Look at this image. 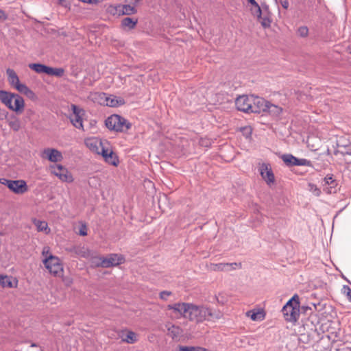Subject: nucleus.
I'll use <instances>...</instances> for the list:
<instances>
[{"instance_id": "obj_1", "label": "nucleus", "mask_w": 351, "mask_h": 351, "mask_svg": "<svg viewBox=\"0 0 351 351\" xmlns=\"http://www.w3.org/2000/svg\"><path fill=\"white\" fill-rule=\"evenodd\" d=\"M168 310L178 313L181 317L191 322H202L203 321H214L221 317L219 311H213L212 309L204 306H197L192 303L178 302L167 306Z\"/></svg>"}, {"instance_id": "obj_2", "label": "nucleus", "mask_w": 351, "mask_h": 351, "mask_svg": "<svg viewBox=\"0 0 351 351\" xmlns=\"http://www.w3.org/2000/svg\"><path fill=\"white\" fill-rule=\"evenodd\" d=\"M282 314L286 321L295 322L300 317V302L298 295H294L283 306Z\"/></svg>"}, {"instance_id": "obj_3", "label": "nucleus", "mask_w": 351, "mask_h": 351, "mask_svg": "<svg viewBox=\"0 0 351 351\" xmlns=\"http://www.w3.org/2000/svg\"><path fill=\"white\" fill-rule=\"evenodd\" d=\"M105 125L110 130L121 132L128 131L131 127V123L128 120L118 114H112L108 117L105 121Z\"/></svg>"}, {"instance_id": "obj_4", "label": "nucleus", "mask_w": 351, "mask_h": 351, "mask_svg": "<svg viewBox=\"0 0 351 351\" xmlns=\"http://www.w3.org/2000/svg\"><path fill=\"white\" fill-rule=\"evenodd\" d=\"M43 264L49 272L54 276H62L63 274V266L60 259L53 255H49L43 260Z\"/></svg>"}, {"instance_id": "obj_5", "label": "nucleus", "mask_w": 351, "mask_h": 351, "mask_svg": "<svg viewBox=\"0 0 351 351\" xmlns=\"http://www.w3.org/2000/svg\"><path fill=\"white\" fill-rule=\"evenodd\" d=\"M71 109L73 114L69 116V119L72 125L77 129L84 130L82 117L84 115L85 111L74 104L71 105Z\"/></svg>"}, {"instance_id": "obj_6", "label": "nucleus", "mask_w": 351, "mask_h": 351, "mask_svg": "<svg viewBox=\"0 0 351 351\" xmlns=\"http://www.w3.org/2000/svg\"><path fill=\"white\" fill-rule=\"evenodd\" d=\"M51 173L57 176L62 182H72L73 178L68 169L62 165H51Z\"/></svg>"}, {"instance_id": "obj_7", "label": "nucleus", "mask_w": 351, "mask_h": 351, "mask_svg": "<svg viewBox=\"0 0 351 351\" xmlns=\"http://www.w3.org/2000/svg\"><path fill=\"white\" fill-rule=\"evenodd\" d=\"M251 113L260 114L266 112L268 108V101L262 97L251 95Z\"/></svg>"}, {"instance_id": "obj_8", "label": "nucleus", "mask_w": 351, "mask_h": 351, "mask_svg": "<svg viewBox=\"0 0 351 351\" xmlns=\"http://www.w3.org/2000/svg\"><path fill=\"white\" fill-rule=\"evenodd\" d=\"M251 96L241 95L238 97L235 101V105L238 110L251 113Z\"/></svg>"}, {"instance_id": "obj_9", "label": "nucleus", "mask_w": 351, "mask_h": 351, "mask_svg": "<svg viewBox=\"0 0 351 351\" xmlns=\"http://www.w3.org/2000/svg\"><path fill=\"white\" fill-rule=\"evenodd\" d=\"M99 97L101 99L104 100V103L108 106L110 107H117L119 106H122L125 104V101L123 99L117 98L115 96H107V95L104 93H101L99 95Z\"/></svg>"}, {"instance_id": "obj_10", "label": "nucleus", "mask_w": 351, "mask_h": 351, "mask_svg": "<svg viewBox=\"0 0 351 351\" xmlns=\"http://www.w3.org/2000/svg\"><path fill=\"white\" fill-rule=\"evenodd\" d=\"M260 173L267 184H271L274 182L275 177L268 164L263 163L261 165L260 167Z\"/></svg>"}, {"instance_id": "obj_11", "label": "nucleus", "mask_w": 351, "mask_h": 351, "mask_svg": "<svg viewBox=\"0 0 351 351\" xmlns=\"http://www.w3.org/2000/svg\"><path fill=\"white\" fill-rule=\"evenodd\" d=\"M43 157L52 162H60L63 159L62 153L56 149L47 148L43 150Z\"/></svg>"}, {"instance_id": "obj_12", "label": "nucleus", "mask_w": 351, "mask_h": 351, "mask_svg": "<svg viewBox=\"0 0 351 351\" xmlns=\"http://www.w3.org/2000/svg\"><path fill=\"white\" fill-rule=\"evenodd\" d=\"M9 189L15 194L22 195L28 191V186L25 180H16L13 182Z\"/></svg>"}, {"instance_id": "obj_13", "label": "nucleus", "mask_w": 351, "mask_h": 351, "mask_svg": "<svg viewBox=\"0 0 351 351\" xmlns=\"http://www.w3.org/2000/svg\"><path fill=\"white\" fill-rule=\"evenodd\" d=\"M322 184L324 186H328V187L324 189L327 193H332L336 192V186H337V180L333 178L332 175H327L323 179Z\"/></svg>"}, {"instance_id": "obj_14", "label": "nucleus", "mask_w": 351, "mask_h": 351, "mask_svg": "<svg viewBox=\"0 0 351 351\" xmlns=\"http://www.w3.org/2000/svg\"><path fill=\"white\" fill-rule=\"evenodd\" d=\"M9 109L16 112V113H21L24 110L25 102L23 98L18 94L14 93V98Z\"/></svg>"}, {"instance_id": "obj_15", "label": "nucleus", "mask_w": 351, "mask_h": 351, "mask_svg": "<svg viewBox=\"0 0 351 351\" xmlns=\"http://www.w3.org/2000/svg\"><path fill=\"white\" fill-rule=\"evenodd\" d=\"M258 21L261 23L264 28L269 27L271 25V20L270 19L269 14L268 12V6L263 5L261 8V17L257 16Z\"/></svg>"}, {"instance_id": "obj_16", "label": "nucleus", "mask_w": 351, "mask_h": 351, "mask_svg": "<svg viewBox=\"0 0 351 351\" xmlns=\"http://www.w3.org/2000/svg\"><path fill=\"white\" fill-rule=\"evenodd\" d=\"M351 154V143H347L346 145H341V140L337 143V149L334 151L335 155L340 154L342 156H346Z\"/></svg>"}, {"instance_id": "obj_17", "label": "nucleus", "mask_w": 351, "mask_h": 351, "mask_svg": "<svg viewBox=\"0 0 351 351\" xmlns=\"http://www.w3.org/2000/svg\"><path fill=\"white\" fill-rule=\"evenodd\" d=\"M237 268H241V263H218L215 265V271H230Z\"/></svg>"}, {"instance_id": "obj_18", "label": "nucleus", "mask_w": 351, "mask_h": 351, "mask_svg": "<svg viewBox=\"0 0 351 351\" xmlns=\"http://www.w3.org/2000/svg\"><path fill=\"white\" fill-rule=\"evenodd\" d=\"M13 98H14V93L0 90V100L8 108H10L11 103L13 102Z\"/></svg>"}, {"instance_id": "obj_19", "label": "nucleus", "mask_w": 351, "mask_h": 351, "mask_svg": "<svg viewBox=\"0 0 351 351\" xmlns=\"http://www.w3.org/2000/svg\"><path fill=\"white\" fill-rule=\"evenodd\" d=\"M107 258L108 263L110 265V267L122 264L125 261L123 256L117 254H110L107 256Z\"/></svg>"}, {"instance_id": "obj_20", "label": "nucleus", "mask_w": 351, "mask_h": 351, "mask_svg": "<svg viewBox=\"0 0 351 351\" xmlns=\"http://www.w3.org/2000/svg\"><path fill=\"white\" fill-rule=\"evenodd\" d=\"M117 11L124 15H132L137 12L136 8L130 5H120L117 8Z\"/></svg>"}, {"instance_id": "obj_21", "label": "nucleus", "mask_w": 351, "mask_h": 351, "mask_svg": "<svg viewBox=\"0 0 351 351\" xmlns=\"http://www.w3.org/2000/svg\"><path fill=\"white\" fill-rule=\"evenodd\" d=\"M6 74L8 75V80L10 84L15 88L16 86L20 83L17 74L12 69H8L6 70Z\"/></svg>"}, {"instance_id": "obj_22", "label": "nucleus", "mask_w": 351, "mask_h": 351, "mask_svg": "<svg viewBox=\"0 0 351 351\" xmlns=\"http://www.w3.org/2000/svg\"><path fill=\"white\" fill-rule=\"evenodd\" d=\"M29 67L38 73H48L49 66L40 63H32Z\"/></svg>"}, {"instance_id": "obj_23", "label": "nucleus", "mask_w": 351, "mask_h": 351, "mask_svg": "<svg viewBox=\"0 0 351 351\" xmlns=\"http://www.w3.org/2000/svg\"><path fill=\"white\" fill-rule=\"evenodd\" d=\"M138 23L137 19H133L130 17H126L122 19L121 25L123 27H127L129 29H134Z\"/></svg>"}, {"instance_id": "obj_24", "label": "nucleus", "mask_w": 351, "mask_h": 351, "mask_svg": "<svg viewBox=\"0 0 351 351\" xmlns=\"http://www.w3.org/2000/svg\"><path fill=\"white\" fill-rule=\"evenodd\" d=\"M167 331L168 335L171 337L172 339H175L180 335L181 328L179 326L171 324L167 327Z\"/></svg>"}, {"instance_id": "obj_25", "label": "nucleus", "mask_w": 351, "mask_h": 351, "mask_svg": "<svg viewBox=\"0 0 351 351\" xmlns=\"http://www.w3.org/2000/svg\"><path fill=\"white\" fill-rule=\"evenodd\" d=\"M86 145L90 150L99 153V147L102 145V143L95 140H89L86 142Z\"/></svg>"}, {"instance_id": "obj_26", "label": "nucleus", "mask_w": 351, "mask_h": 351, "mask_svg": "<svg viewBox=\"0 0 351 351\" xmlns=\"http://www.w3.org/2000/svg\"><path fill=\"white\" fill-rule=\"evenodd\" d=\"M280 158L285 162V164L288 167L294 166L295 162L294 159H295V156H293L291 154H286L281 156Z\"/></svg>"}, {"instance_id": "obj_27", "label": "nucleus", "mask_w": 351, "mask_h": 351, "mask_svg": "<svg viewBox=\"0 0 351 351\" xmlns=\"http://www.w3.org/2000/svg\"><path fill=\"white\" fill-rule=\"evenodd\" d=\"M266 112H268L271 114L278 116L281 113L282 108L268 101V108H267Z\"/></svg>"}, {"instance_id": "obj_28", "label": "nucleus", "mask_w": 351, "mask_h": 351, "mask_svg": "<svg viewBox=\"0 0 351 351\" xmlns=\"http://www.w3.org/2000/svg\"><path fill=\"white\" fill-rule=\"evenodd\" d=\"M64 73V69L62 68H53L49 66L48 73L49 75L56 76L58 77H62Z\"/></svg>"}, {"instance_id": "obj_29", "label": "nucleus", "mask_w": 351, "mask_h": 351, "mask_svg": "<svg viewBox=\"0 0 351 351\" xmlns=\"http://www.w3.org/2000/svg\"><path fill=\"white\" fill-rule=\"evenodd\" d=\"M123 341L128 343H134L137 341L136 335L133 331H128L125 337L122 336Z\"/></svg>"}, {"instance_id": "obj_30", "label": "nucleus", "mask_w": 351, "mask_h": 351, "mask_svg": "<svg viewBox=\"0 0 351 351\" xmlns=\"http://www.w3.org/2000/svg\"><path fill=\"white\" fill-rule=\"evenodd\" d=\"M106 162L108 163L113 165V166H117L119 163V160L117 157V156L113 153L112 151H110L109 152V154L107 156V157L104 159Z\"/></svg>"}, {"instance_id": "obj_31", "label": "nucleus", "mask_w": 351, "mask_h": 351, "mask_svg": "<svg viewBox=\"0 0 351 351\" xmlns=\"http://www.w3.org/2000/svg\"><path fill=\"white\" fill-rule=\"evenodd\" d=\"M294 166H306V167H313L311 161L306 159V158H298L295 157V159H294Z\"/></svg>"}, {"instance_id": "obj_32", "label": "nucleus", "mask_w": 351, "mask_h": 351, "mask_svg": "<svg viewBox=\"0 0 351 351\" xmlns=\"http://www.w3.org/2000/svg\"><path fill=\"white\" fill-rule=\"evenodd\" d=\"M0 285L3 287H12L13 285L10 277L0 275Z\"/></svg>"}, {"instance_id": "obj_33", "label": "nucleus", "mask_w": 351, "mask_h": 351, "mask_svg": "<svg viewBox=\"0 0 351 351\" xmlns=\"http://www.w3.org/2000/svg\"><path fill=\"white\" fill-rule=\"evenodd\" d=\"M34 224L38 231H45L48 228L47 223L43 221L35 220Z\"/></svg>"}, {"instance_id": "obj_34", "label": "nucleus", "mask_w": 351, "mask_h": 351, "mask_svg": "<svg viewBox=\"0 0 351 351\" xmlns=\"http://www.w3.org/2000/svg\"><path fill=\"white\" fill-rule=\"evenodd\" d=\"M308 189L309 191H311L314 195L318 197L321 194L320 189L317 186V185L309 183L308 185Z\"/></svg>"}, {"instance_id": "obj_35", "label": "nucleus", "mask_w": 351, "mask_h": 351, "mask_svg": "<svg viewBox=\"0 0 351 351\" xmlns=\"http://www.w3.org/2000/svg\"><path fill=\"white\" fill-rule=\"evenodd\" d=\"M249 3L254 5L256 8L255 12H254V14L256 15V16L261 17V8L259 6L258 3L255 0H247Z\"/></svg>"}, {"instance_id": "obj_36", "label": "nucleus", "mask_w": 351, "mask_h": 351, "mask_svg": "<svg viewBox=\"0 0 351 351\" xmlns=\"http://www.w3.org/2000/svg\"><path fill=\"white\" fill-rule=\"evenodd\" d=\"M298 34L301 37H306L308 34V29L306 26H302L298 29Z\"/></svg>"}, {"instance_id": "obj_37", "label": "nucleus", "mask_w": 351, "mask_h": 351, "mask_svg": "<svg viewBox=\"0 0 351 351\" xmlns=\"http://www.w3.org/2000/svg\"><path fill=\"white\" fill-rule=\"evenodd\" d=\"M15 88L20 92L21 93L25 94L28 90L29 88L24 84L19 83L16 86Z\"/></svg>"}, {"instance_id": "obj_38", "label": "nucleus", "mask_w": 351, "mask_h": 351, "mask_svg": "<svg viewBox=\"0 0 351 351\" xmlns=\"http://www.w3.org/2000/svg\"><path fill=\"white\" fill-rule=\"evenodd\" d=\"M98 266H100V267L103 268H109L110 267V265L108 263V260L107 257H101V261H100V263L98 265Z\"/></svg>"}, {"instance_id": "obj_39", "label": "nucleus", "mask_w": 351, "mask_h": 351, "mask_svg": "<svg viewBox=\"0 0 351 351\" xmlns=\"http://www.w3.org/2000/svg\"><path fill=\"white\" fill-rule=\"evenodd\" d=\"M261 315V313L260 312H254V311H250L247 313V315L248 317H250V318L252 319V320H256L258 319V316Z\"/></svg>"}, {"instance_id": "obj_40", "label": "nucleus", "mask_w": 351, "mask_h": 351, "mask_svg": "<svg viewBox=\"0 0 351 351\" xmlns=\"http://www.w3.org/2000/svg\"><path fill=\"white\" fill-rule=\"evenodd\" d=\"M14 181V180H8L6 178H0V183L8 186V189L11 187L12 184L13 183Z\"/></svg>"}, {"instance_id": "obj_41", "label": "nucleus", "mask_w": 351, "mask_h": 351, "mask_svg": "<svg viewBox=\"0 0 351 351\" xmlns=\"http://www.w3.org/2000/svg\"><path fill=\"white\" fill-rule=\"evenodd\" d=\"M9 125L14 131H18L20 129V123L19 121H10Z\"/></svg>"}, {"instance_id": "obj_42", "label": "nucleus", "mask_w": 351, "mask_h": 351, "mask_svg": "<svg viewBox=\"0 0 351 351\" xmlns=\"http://www.w3.org/2000/svg\"><path fill=\"white\" fill-rule=\"evenodd\" d=\"M241 131L247 138L250 136L252 132V130L250 126L242 128Z\"/></svg>"}, {"instance_id": "obj_43", "label": "nucleus", "mask_w": 351, "mask_h": 351, "mask_svg": "<svg viewBox=\"0 0 351 351\" xmlns=\"http://www.w3.org/2000/svg\"><path fill=\"white\" fill-rule=\"evenodd\" d=\"M172 295L169 291H162L160 293V298L163 300H167V298Z\"/></svg>"}, {"instance_id": "obj_44", "label": "nucleus", "mask_w": 351, "mask_h": 351, "mask_svg": "<svg viewBox=\"0 0 351 351\" xmlns=\"http://www.w3.org/2000/svg\"><path fill=\"white\" fill-rule=\"evenodd\" d=\"M343 289L344 293L346 294L348 300L351 302V289L348 286L344 285Z\"/></svg>"}, {"instance_id": "obj_45", "label": "nucleus", "mask_w": 351, "mask_h": 351, "mask_svg": "<svg viewBox=\"0 0 351 351\" xmlns=\"http://www.w3.org/2000/svg\"><path fill=\"white\" fill-rule=\"evenodd\" d=\"M101 257L102 256H95L92 258L91 263L96 267H100V266H98L100 263V261H101Z\"/></svg>"}, {"instance_id": "obj_46", "label": "nucleus", "mask_w": 351, "mask_h": 351, "mask_svg": "<svg viewBox=\"0 0 351 351\" xmlns=\"http://www.w3.org/2000/svg\"><path fill=\"white\" fill-rule=\"evenodd\" d=\"M179 351H195V346H179Z\"/></svg>"}, {"instance_id": "obj_47", "label": "nucleus", "mask_w": 351, "mask_h": 351, "mask_svg": "<svg viewBox=\"0 0 351 351\" xmlns=\"http://www.w3.org/2000/svg\"><path fill=\"white\" fill-rule=\"evenodd\" d=\"M24 95L32 100L36 99V94L30 88H29V90Z\"/></svg>"}, {"instance_id": "obj_48", "label": "nucleus", "mask_w": 351, "mask_h": 351, "mask_svg": "<svg viewBox=\"0 0 351 351\" xmlns=\"http://www.w3.org/2000/svg\"><path fill=\"white\" fill-rule=\"evenodd\" d=\"M101 147V150L99 151V154H101V156L105 159L107 157V156L109 154V152L107 149L104 147L102 145Z\"/></svg>"}, {"instance_id": "obj_49", "label": "nucleus", "mask_w": 351, "mask_h": 351, "mask_svg": "<svg viewBox=\"0 0 351 351\" xmlns=\"http://www.w3.org/2000/svg\"><path fill=\"white\" fill-rule=\"evenodd\" d=\"M279 3L283 8L287 9L289 8V0H279Z\"/></svg>"}, {"instance_id": "obj_50", "label": "nucleus", "mask_w": 351, "mask_h": 351, "mask_svg": "<svg viewBox=\"0 0 351 351\" xmlns=\"http://www.w3.org/2000/svg\"><path fill=\"white\" fill-rule=\"evenodd\" d=\"M7 18H8V16L5 14V12L4 11H3L2 10H0V20L5 21L7 19Z\"/></svg>"}, {"instance_id": "obj_51", "label": "nucleus", "mask_w": 351, "mask_h": 351, "mask_svg": "<svg viewBox=\"0 0 351 351\" xmlns=\"http://www.w3.org/2000/svg\"><path fill=\"white\" fill-rule=\"evenodd\" d=\"M80 234L82 235V236H86L87 235V232H86V228L85 226H84L83 227H82L80 230Z\"/></svg>"}, {"instance_id": "obj_52", "label": "nucleus", "mask_w": 351, "mask_h": 351, "mask_svg": "<svg viewBox=\"0 0 351 351\" xmlns=\"http://www.w3.org/2000/svg\"><path fill=\"white\" fill-rule=\"evenodd\" d=\"M344 157V161L347 163V164H350L351 165V153L346 156H343Z\"/></svg>"}, {"instance_id": "obj_53", "label": "nucleus", "mask_w": 351, "mask_h": 351, "mask_svg": "<svg viewBox=\"0 0 351 351\" xmlns=\"http://www.w3.org/2000/svg\"><path fill=\"white\" fill-rule=\"evenodd\" d=\"M195 351H210V350L208 349H206L205 348H203V347L195 346Z\"/></svg>"}, {"instance_id": "obj_54", "label": "nucleus", "mask_w": 351, "mask_h": 351, "mask_svg": "<svg viewBox=\"0 0 351 351\" xmlns=\"http://www.w3.org/2000/svg\"><path fill=\"white\" fill-rule=\"evenodd\" d=\"M216 300L219 304H223L225 303V300L223 299H219V297H216Z\"/></svg>"}, {"instance_id": "obj_55", "label": "nucleus", "mask_w": 351, "mask_h": 351, "mask_svg": "<svg viewBox=\"0 0 351 351\" xmlns=\"http://www.w3.org/2000/svg\"><path fill=\"white\" fill-rule=\"evenodd\" d=\"M31 346H32V347H36V346H36V343H32Z\"/></svg>"}, {"instance_id": "obj_56", "label": "nucleus", "mask_w": 351, "mask_h": 351, "mask_svg": "<svg viewBox=\"0 0 351 351\" xmlns=\"http://www.w3.org/2000/svg\"><path fill=\"white\" fill-rule=\"evenodd\" d=\"M60 3L62 4L63 1H65V0H59Z\"/></svg>"}, {"instance_id": "obj_57", "label": "nucleus", "mask_w": 351, "mask_h": 351, "mask_svg": "<svg viewBox=\"0 0 351 351\" xmlns=\"http://www.w3.org/2000/svg\"><path fill=\"white\" fill-rule=\"evenodd\" d=\"M350 53H351V46L349 47Z\"/></svg>"}, {"instance_id": "obj_58", "label": "nucleus", "mask_w": 351, "mask_h": 351, "mask_svg": "<svg viewBox=\"0 0 351 351\" xmlns=\"http://www.w3.org/2000/svg\"><path fill=\"white\" fill-rule=\"evenodd\" d=\"M346 145V143H343L341 142V145Z\"/></svg>"}]
</instances>
